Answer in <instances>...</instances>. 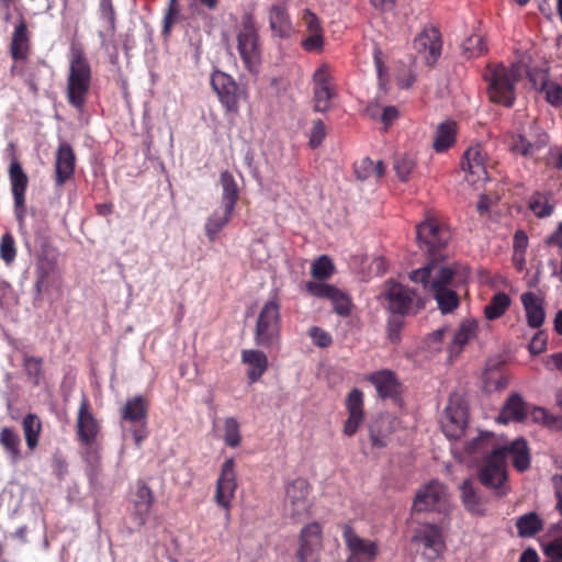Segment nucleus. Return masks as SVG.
I'll list each match as a JSON object with an SVG mask.
<instances>
[{
  "instance_id": "nucleus-22",
  "label": "nucleus",
  "mask_w": 562,
  "mask_h": 562,
  "mask_svg": "<svg viewBox=\"0 0 562 562\" xmlns=\"http://www.w3.org/2000/svg\"><path fill=\"white\" fill-rule=\"evenodd\" d=\"M154 503L155 495L153 490L144 480H138L131 508V519L137 528H142L147 522Z\"/></svg>"
},
{
  "instance_id": "nucleus-48",
  "label": "nucleus",
  "mask_w": 562,
  "mask_h": 562,
  "mask_svg": "<svg viewBox=\"0 0 562 562\" xmlns=\"http://www.w3.org/2000/svg\"><path fill=\"white\" fill-rule=\"evenodd\" d=\"M416 160L412 155L400 154L394 157L393 168L396 172L397 178L406 182L409 180L411 175L415 170Z\"/></svg>"
},
{
  "instance_id": "nucleus-38",
  "label": "nucleus",
  "mask_w": 562,
  "mask_h": 562,
  "mask_svg": "<svg viewBox=\"0 0 562 562\" xmlns=\"http://www.w3.org/2000/svg\"><path fill=\"white\" fill-rule=\"evenodd\" d=\"M269 24L272 32L281 37H289L292 33V24L286 8L282 4H272L269 9Z\"/></svg>"
},
{
  "instance_id": "nucleus-1",
  "label": "nucleus",
  "mask_w": 562,
  "mask_h": 562,
  "mask_svg": "<svg viewBox=\"0 0 562 562\" xmlns=\"http://www.w3.org/2000/svg\"><path fill=\"white\" fill-rule=\"evenodd\" d=\"M409 279L431 293L442 314H449L460 305V292L465 291L468 271L458 265L432 261L413 270Z\"/></svg>"
},
{
  "instance_id": "nucleus-45",
  "label": "nucleus",
  "mask_w": 562,
  "mask_h": 562,
  "mask_svg": "<svg viewBox=\"0 0 562 562\" xmlns=\"http://www.w3.org/2000/svg\"><path fill=\"white\" fill-rule=\"evenodd\" d=\"M355 173L362 181L371 177L381 179L385 173V165L382 160L374 162L371 158L364 157L355 164Z\"/></svg>"
},
{
  "instance_id": "nucleus-56",
  "label": "nucleus",
  "mask_w": 562,
  "mask_h": 562,
  "mask_svg": "<svg viewBox=\"0 0 562 562\" xmlns=\"http://www.w3.org/2000/svg\"><path fill=\"white\" fill-rule=\"evenodd\" d=\"M330 301L334 306L335 313L340 316H348L351 313V301L349 296L341 290L336 288V293L331 295Z\"/></svg>"
},
{
  "instance_id": "nucleus-5",
  "label": "nucleus",
  "mask_w": 562,
  "mask_h": 562,
  "mask_svg": "<svg viewBox=\"0 0 562 562\" xmlns=\"http://www.w3.org/2000/svg\"><path fill=\"white\" fill-rule=\"evenodd\" d=\"M416 233L419 248L428 254V262H442L441 251L451 238L450 231L437 220L428 218L417 226Z\"/></svg>"
},
{
  "instance_id": "nucleus-8",
  "label": "nucleus",
  "mask_w": 562,
  "mask_h": 562,
  "mask_svg": "<svg viewBox=\"0 0 562 562\" xmlns=\"http://www.w3.org/2000/svg\"><path fill=\"white\" fill-rule=\"evenodd\" d=\"M387 310L393 315H415L425 307V301L415 290L390 280L385 283L383 292Z\"/></svg>"
},
{
  "instance_id": "nucleus-23",
  "label": "nucleus",
  "mask_w": 562,
  "mask_h": 562,
  "mask_svg": "<svg viewBox=\"0 0 562 562\" xmlns=\"http://www.w3.org/2000/svg\"><path fill=\"white\" fill-rule=\"evenodd\" d=\"M485 161L486 154L480 145L471 146L465 150L461 166L469 183L475 186L487 180Z\"/></svg>"
},
{
  "instance_id": "nucleus-24",
  "label": "nucleus",
  "mask_w": 562,
  "mask_h": 562,
  "mask_svg": "<svg viewBox=\"0 0 562 562\" xmlns=\"http://www.w3.org/2000/svg\"><path fill=\"white\" fill-rule=\"evenodd\" d=\"M32 37L24 18H21L11 35L9 54L15 63H26L32 54Z\"/></svg>"
},
{
  "instance_id": "nucleus-47",
  "label": "nucleus",
  "mask_w": 562,
  "mask_h": 562,
  "mask_svg": "<svg viewBox=\"0 0 562 562\" xmlns=\"http://www.w3.org/2000/svg\"><path fill=\"white\" fill-rule=\"evenodd\" d=\"M512 300L505 292L495 293L490 303L484 307V315L487 319L494 321L499 318L509 307Z\"/></svg>"
},
{
  "instance_id": "nucleus-57",
  "label": "nucleus",
  "mask_w": 562,
  "mask_h": 562,
  "mask_svg": "<svg viewBox=\"0 0 562 562\" xmlns=\"http://www.w3.org/2000/svg\"><path fill=\"white\" fill-rule=\"evenodd\" d=\"M384 423H385L384 419H378L370 426L369 437H370L372 447H375L379 449L386 447V445H387L386 437H387L389 431L383 432L381 429L382 424H384Z\"/></svg>"
},
{
  "instance_id": "nucleus-18",
  "label": "nucleus",
  "mask_w": 562,
  "mask_h": 562,
  "mask_svg": "<svg viewBox=\"0 0 562 562\" xmlns=\"http://www.w3.org/2000/svg\"><path fill=\"white\" fill-rule=\"evenodd\" d=\"M531 85L544 94V100L554 108H562V74L551 77L547 69L527 72Z\"/></svg>"
},
{
  "instance_id": "nucleus-10",
  "label": "nucleus",
  "mask_w": 562,
  "mask_h": 562,
  "mask_svg": "<svg viewBox=\"0 0 562 562\" xmlns=\"http://www.w3.org/2000/svg\"><path fill=\"white\" fill-rule=\"evenodd\" d=\"M149 402L143 395H135L127 398L121 408V419L124 423L134 425L132 436L137 446H139L148 436L147 417Z\"/></svg>"
},
{
  "instance_id": "nucleus-58",
  "label": "nucleus",
  "mask_w": 562,
  "mask_h": 562,
  "mask_svg": "<svg viewBox=\"0 0 562 562\" xmlns=\"http://www.w3.org/2000/svg\"><path fill=\"white\" fill-rule=\"evenodd\" d=\"M306 290L311 295L315 297L328 300H330L331 295L336 293L335 285L314 281H308L306 283Z\"/></svg>"
},
{
  "instance_id": "nucleus-35",
  "label": "nucleus",
  "mask_w": 562,
  "mask_h": 562,
  "mask_svg": "<svg viewBox=\"0 0 562 562\" xmlns=\"http://www.w3.org/2000/svg\"><path fill=\"white\" fill-rule=\"evenodd\" d=\"M527 415V403L519 394L514 393L506 400L497 419L499 423L508 424L509 422H522Z\"/></svg>"
},
{
  "instance_id": "nucleus-16",
  "label": "nucleus",
  "mask_w": 562,
  "mask_h": 562,
  "mask_svg": "<svg viewBox=\"0 0 562 562\" xmlns=\"http://www.w3.org/2000/svg\"><path fill=\"white\" fill-rule=\"evenodd\" d=\"M323 548V530L318 522L304 526L299 536L297 562H318Z\"/></svg>"
},
{
  "instance_id": "nucleus-6",
  "label": "nucleus",
  "mask_w": 562,
  "mask_h": 562,
  "mask_svg": "<svg viewBox=\"0 0 562 562\" xmlns=\"http://www.w3.org/2000/svg\"><path fill=\"white\" fill-rule=\"evenodd\" d=\"M549 142L548 133L537 121H532L527 130L510 135L509 150L516 156L531 159L535 164H539V153L547 148Z\"/></svg>"
},
{
  "instance_id": "nucleus-37",
  "label": "nucleus",
  "mask_w": 562,
  "mask_h": 562,
  "mask_svg": "<svg viewBox=\"0 0 562 562\" xmlns=\"http://www.w3.org/2000/svg\"><path fill=\"white\" fill-rule=\"evenodd\" d=\"M8 173L13 200L26 199L29 177L16 157L11 159Z\"/></svg>"
},
{
  "instance_id": "nucleus-27",
  "label": "nucleus",
  "mask_w": 562,
  "mask_h": 562,
  "mask_svg": "<svg viewBox=\"0 0 562 562\" xmlns=\"http://www.w3.org/2000/svg\"><path fill=\"white\" fill-rule=\"evenodd\" d=\"M346 409L348 418L344 423L342 432L347 437H352L364 422L363 392L359 389H352L346 398Z\"/></svg>"
},
{
  "instance_id": "nucleus-42",
  "label": "nucleus",
  "mask_w": 562,
  "mask_h": 562,
  "mask_svg": "<svg viewBox=\"0 0 562 562\" xmlns=\"http://www.w3.org/2000/svg\"><path fill=\"white\" fill-rule=\"evenodd\" d=\"M543 520L536 512L521 515L516 520L517 533L520 538H531L543 529Z\"/></svg>"
},
{
  "instance_id": "nucleus-60",
  "label": "nucleus",
  "mask_w": 562,
  "mask_h": 562,
  "mask_svg": "<svg viewBox=\"0 0 562 562\" xmlns=\"http://www.w3.org/2000/svg\"><path fill=\"white\" fill-rule=\"evenodd\" d=\"M304 50L310 53H318L324 47L323 33L308 34L301 43Z\"/></svg>"
},
{
  "instance_id": "nucleus-52",
  "label": "nucleus",
  "mask_w": 562,
  "mask_h": 562,
  "mask_svg": "<svg viewBox=\"0 0 562 562\" xmlns=\"http://www.w3.org/2000/svg\"><path fill=\"white\" fill-rule=\"evenodd\" d=\"M373 61L376 69V75L379 79V87L382 90H386V86L389 83V72L387 68L384 64V55L382 49L375 45L373 48Z\"/></svg>"
},
{
  "instance_id": "nucleus-64",
  "label": "nucleus",
  "mask_w": 562,
  "mask_h": 562,
  "mask_svg": "<svg viewBox=\"0 0 562 562\" xmlns=\"http://www.w3.org/2000/svg\"><path fill=\"white\" fill-rule=\"evenodd\" d=\"M100 14L101 18L104 19L109 25L111 31L115 29V11L112 3V0H100Z\"/></svg>"
},
{
  "instance_id": "nucleus-12",
  "label": "nucleus",
  "mask_w": 562,
  "mask_h": 562,
  "mask_svg": "<svg viewBox=\"0 0 562 562\" xmlns=\"http://www.w3.org/2000/svg\"><path fill=\"white\" fill-rule=\"evenodd\" d=\"M341 536L349 552L346 562H373L378 557V542L360 537L351 524L341 526Z\"/></svg>"
},
{
  "instance_id": "nucleus-40",
  "label": "nucleus",
  "mask_w": 562,
  "mask_h": 562,
  "mask_svg": "<svg viewBox=\"0 0 562 562\" xmlns=\"http://www.w3.org/2000/svg\"><path fill=\"white\" fill-rule=\"evenodd\" d=\"M461 501L465 509L475 515H484V501L472 479H467L461 484Z\"/></svg>"
},
{
  "instance_id": "nucleus-28",
  "label": "nucleus",
  "mask_w": 562,
  "mask_h": 562,
  "mask_svg": "<svg viewBox=\"0 0 562 562\" xmlns=\"http://www.w3.org/2000/svg\"><path fill=\"white\" fill-rule=\"evenodd\" d=\"M366 380L374 385L380 398L396 401L400 397L402 384L392 370L383 369L374 371L368 374Z\"/></svg>"
},
{
  "instance_id": "nucleus-7",
  "label": "nucleus",
  "mask_w": 562,
  "mask_h": 562,
  "mask_svg": "<svg viewBox=\"0 0 562 562\" xmlns=\"http://www.w3.org/2000/svg\"><path fill=\"white\" fill-rule=\"evenodd\" d=\"M237 50L245 68L256 72L261 61V44L250 12H246L241 18V27L237 34Z\"/></svg>"
},
{
  "instance_id": "nucleus-20",
  "label": "nucleus",
  "mask_w": 562,
  "mask_h": 562,
  "mask_svg": "<svg viewBox=\"0 0 562 562\" xmlns=\"http://www.w3.org/2000/svg\"><path fill=\"white\" fill-rule=\"evenodd\" d=\"M314 83V110L326 112L330 109L331 99L335 97L334 78L328 65L318 67L313 75Z\"/></svg>"
},
{
  "instance_id": "nucleus-46",
  "label": "nucleus",
  "mask_w": 562,
  "mask_h": 562,
  "mask_svg": "<svg viewBox=\"0 0 562 562\" xmlns=\"http://www.w3.org/2000/svg\"><path fill=\"white\" fill-rule=\"evenodd\" d=\"M44 360L41 357L24 355L22 358V368L27 380L34 385L38 386L44 380Z\"/></svg>"
},
{
  "instance_id": "nucleus-30",
  "label": "nucleus",
  "mask_w": 562,
  "mask_h": 562,
  "mask_svg": "<svg viewBox=\"0 0 562 562\" xmlns=\"http://www.w3.org/2000/svg\"><path fill=\"white\" fill-rule=\"evenodd\" d=\"M465 451L472 456L480 454L484 460L492 458L494 453H498V456L504 454L503 445L498 442V439L492 432H481L476 438L467 443Z\"/></svg>"
},
{
  "instance_id": "nucleus-25",
  "label": "nucleus",
  "mask_w": 562,
  "mask_h": 562,
  "mask_svg": "<svg viewBox=\"0 0 562 562\" xmlns=\"http://www.w3.org/2000/svg\"><path fill=\"white\" fill-rule=\"evenodd\" d=\"M100 425L93 416L89 400L83 395L77 415V437L85 446H91L99 434Z\"/></svg>"
},
{
  "instance_id": "nucleus-51",
  "label": "nucleus",
  "mask_w": 562,
  "mask_h": 562,
  "mask_svg": "<svg viewBox=\"0 0 562 562\" xmlns=\"http://www.w3.org/2000/svg\"><path fill=\"white\" fill-rule=\"evenodd\" d=\"M224 442L231 448H236L241 441L239 423L235 417H227L224 422Z\"/></svg>"
},
{
  "instance_id": "nucleus-26",
  "label": "nucleus",
  "mask_w": 562,
  "mask_h": 562,
  "mask_svg": "<svg viewBox=\"0 0 562 562\" xmlns=\"http://www.w3.org/2000/svg\"><path fill=\"white\" fill-rule=\"evenodd\" d=\"M413 44L416 52L424 55L429 66H432L441 55V35L434 26L425 27Z\"/></svg>"
},
{
  "instance_id": "nucleus-61",
  "label": "nucleus",
  "mask_w": 562,
  "mask_h": 562,
  "mask_svg": "<svg viewBox=\"0 0 562 562\" xmlns=\"http://www.w3.org/2000/svg\"><path fill=\"white\" fill-rule=\"evenodd\" d=\"M302 20L308 34L323 33L319 19L310 9H305L303 11Z\"/></svg>"
},
{
  "instance_id": "nucleus-13",
  "label": "nucleus",
  "mask_w": 562,
  "mask_h": 562,
  "mask_svg": "<svg viewBox=\"0 0 562 562\" xmlns=\"http://www.w3.org/2000/svg\"><path fill=\"white\" fill-rule=\"evenodd\" d=\"M477 476L481 484L493 490L496 496L503 497L507 494V461L504 454L494 453L492 458L483 460Z\"/></svg>"
},
{
  "instance_id": "nucleus-4",
  "label": "nucleus",
  "mask_w": 562,
  "mask_h": 562,
  "mask_svg": "<svg viewBox=\"0 0 562 562\" xmlns=\"http://www.w3.org/2000/svg\"><path fill=\"white\" fill-rule=\"evenodd\" d=\"M280 302L277 296L268 300L257 317L254 340L262 348L279 347L281 339Z\"/></svg>"
},
{
  "instance_id": "nucleus-43",
  "label": "nucleus",
  "mask_w": 562,
  "mask_h": 562,
  "mask_svg": "<svg viewBox=\"0 0 562 562\" xmlns=\"http://www.w3.org/2000/svg\"><path fill=\"white\" fill-rule=\"evenodd\" d=\"M233 213L234 211H228L223 207L222 211L216 210L209 216L204 225V231L210 241H214L217 238L221 231L229 223Z\"/></svg>"
},
{
  "instance_id": "nucleus-29",
  "label": "nucleus",
  "mask_w": 562,
  "mask_h": 562,
  "mask_svg": "<svg viewBox=\"0 0 562 562\" xmlns=\"http://www.w3.org/2000/svg\"><path fill=\"white\" fill-rule=\"evenodd\" d=\"M76 169V155L70 144L61 143L55 157V184L64 186L72 179Z\"/></svg>"
},
{
  "instance_id": "nucleus-54",
  "label": "nucleus",
  "mask_w": 562,
  "mask_h": 562,
  "mask_svg": "<svg viewBox=\"0 0 562 562\" xmlns=\"http://www.w3.org/2000/svg\"><path fill=\"white\" fill-rule=\"evenodd\" d=\"M10 75L23 78L24 82L33 92L37 91V78L33 72L27 70L25 63L14 61L10 67Z\"/></svg>"
},
{
  "instance_id": "nucleus-2",
  "label": "nucleus",
  "mask_w": 562,
  "mask_h": 562,
  "mask_svg": "<svg viewBox=\"0 0 562 562\" xmlns=\"http://www.w3.org/2000/svg\"><path fill=\"white\" fill-rule=\"evenodd\" d=\"M92 70L80 44H71L69 52V72L67 76L66 98L68 103L83 112L90 93Z\"/></svg>"
},
{
  "instance_id": "nucleus-34",
  "label": "nucleus",
  "mask_w": 562,
  "mask_h": 562,
  "mask_svg": "<svg viewBox=\"0 0 562 562\" xmlns=\"http://www.w3.org/2000/svg\"><path fill=\"white\" fill-rule=\"evenodd\" d=\"M504 459L512 457L513 465L518 472H524L530 467V453L528 443L524 438H517L509 445H503Z\"/></svg>"
},
{
  "instance_id": "nucleus-17",
  "label": "nucleus",
  "mask_w": 562,
  "mask_h": 562,
  "mask_svg": "<svg viewBox=\"0 0 562 562\" xmlns=\"http://www.w3.org/2000/svg\"><path fill=\"white\" fill-rule=\"evenodd\" d=\"M310 491L308 482L302 477L295 479L286 486L284 506L293 518L300 519L310 513Z\"/></svg>"
},
{
  "instance_id": "nucleus-31",
  "label": "nucleus",
  "mask_w": 562,
  "mask_h": 562,
  "mask_svg": "<svg viewBox=\"0 0 562 562\" xmlns=\"http://www.w3.org/2000/svg\"><path fill=\"white\" fill-rule=\"evenodd\" d=\"M479 324L473 318L463 319L454 331L448 347L449 357H458L463 348L477 335Z\"/></svg>"
},
{
  "instance_id": "nucleus-15",
  "label": "nucleus",
  "mask_w": 562,
  "mask_h": 562,
  "mask_svg": "<svg viewBox=\"0 0 562 562\" xmlns=\"http://www.w3.org/2000/svg\"><path fill=\"white\" fill-rule=\"evenodd\" d=\"M58 268V254L55 248L42 246L35 263V284L36 296H41L52 284L54 274Z\"/></svg>"
},
{
  "instance_id": "nucleus-14",
  "label": "nucleus",
  "mask_w": 562,
  "mask_h": 562,
  "mask_svg": "<svg viewBox=\"0 0 562 562\" xmlns=\"http://www.w3.org/2000/svg\"><path fill=\"white\" fill-rule=\"evenodd\" d=\"M412 542L422 548V554L427 560L440 558L446 550L443 530L436 524H422L414 530Z\"/></svg>"
},
{
  "instance_id": "nucleus-44",
  "label": "nucleus",
  "mask_w": 562,
  "mask_h": 562,
  "mask_svg": "<svg viewBox=\"0 0 562 562\" xmlns=\"http://www.w3.org/2000/svg\"><path fill=\"white\" fill-rule=\"evenodd\" d=\"M22 429L26 447L30 451L35 450L38 446L42 431V422L40 417L32 413L26 414L22 420Z\"/></svg>"
},
{
  "instance_id": "nucleus-33",
  "label": "nucleus",
  "mask_w": 562,
  "mask_h": 562,
  "mask_svg": "<svg viewBox=\"0 0 562 562\" xmlns=\"http://www.w3.org/2000/svg\"><path fill=\"white\" fill-rule=\"evenodd\" d=\"M520 299L526 312L528 325L531 328H539L546 317L543 299L532 292L522 293Z\"/></svg>"
},
{
  "instance_id": "nucleus-49",
  "label": "nucleus",
  "mask_w": 562,
  "mask_h": 562,
  "mask_svg": "<svg viewBox=\"0 0 562 562\" xmlns=\"http://www.w3.org/2000/svg\"><path fill=\"white\" fill-rule=\"evenodd\" d=\"M335 271V266L331 259L323 255L318 257L312 265L311 273L316 280H327Z\"/></svg>"
},
{
  "instance_id": "nucleus-62",
  "label": "nucleus",
  "mask_w": 562,
  "mask_h": 562,
  "mask_svg": "<svg viewBox=\"0 0 562 562\" xmlns=\"http://www.w3.org/2000/svg\"><path fill=\"white\" fill-rule=\"evenodd\" d=\"M310 336H311L314 345H316L321 348L329 347L333 342V338H331L330 334L317 326H313L310 329Z\"/></svg>"
},
{
  "instance_id": "nucleus-19",
  "label": "nucleus",
  "mask_w": 562,
  "mask_h": 562,
  "mask_svg": "<svg viewBox=\"0 0 562 562\" xmlns=\"http://www.w3.org/2000/svg\"><path fill=\"white\" fill-rule=\"evenodd\" d=\"M235 467L236 463L234 458L226 459L222 464L221 472L216 481L214 501L225 510L231 508L232 499L234 498L237 490Z\"/></svg>"
},
{
  "instance_id": "nucleus-59",
  "label": "nucleus",
  "mask_w": 562,
  "mask_h": 562,
  "mask_svg": "<svg viewBox=\"0 0 562 562\" xmlns=\"http://www.w3.org/2000/svg\"><path fill=\"white\" fill-rule=\"evenodd\" d=\"M179 14L178 2L177 0H170L167 11L164 16V25L162 33L165 35H169L173 24L177 21V16Z\"/></svg>"
},
{
  "instance_id": "nucleus-32",
  "label": "nucleus",
  "mask_w": 562,
  "mask_h": 562,
  "mask_svg": "<svg viewBox=\"0 0 562 562\" xmlns=\"http://www.w3.org/2000/svg\"><path fill=\"white\" fill-rule=\"evenodd\" d=\"M241 361L248 366L247 378L249 383L259 381L269 366L267 356L257 349H244L241 351Z\"/></svg>"
},
{
  "instance_id": "nucleus-3",
  "label": "nucleus",
  "mask_w": 562,
  "mask_h": 562,
  "mask_svg": "<svg viewBox=\"0 0 562 562\" xmlns=\"http://www.w3.org/2000/svg\"><path fill=\"white\" fill-rule=\"evenodd\" d=\"M483 79L487 85L486 93L491 102L505 108L514 105L516 83L520 79L518 65L488 64L483 71Z\"/></svg>"
},
{
  "instance_id": "nucleus-63",
  "label": "nucleus",
  "mask_w": 562,
  "mask_h": 562,
  "mask_svg": "<svg viewBox=\"0 0 562 562\" xmlns=\"http://www.w3.org/2000/svg\"><path fill=\"white\" fill-rule=\"evenodd\" d=\"M326 136V127L322 120H316L313 122L310 145L312 148H317L324 140Z\"/></svg>"
},
{
  "instance_id": "nucleus-21",
  "label": "nucleus",
  "mask_w": 562,
  "mask_h": 562,
  "mask_svg": "<svg viewBox=\"0 0 562 562\" xmlns=\"http://www.w3.org/2000/svg\"><path fill=\"white\" fill-rule=\"evenodd\" d=\"M442 420V431L449 439H459L463 436L468 425V408L461 398H450Z\"/></svg>"
},
{
  "instance_id": "nucleus-50",
  "label": "nucleus",
  "mask_w": 562,
  "mask_h": 562,
  "mask_svg": "<svg viewBox=\"0 0 562 562\" xmlns=\"http://www.w3.org/2000/svg\"><path fill=\"white\" fill-rule=\"evenodd\" d=\"M462 50L467 58H474L483 55L487 47L481 35L473 34L463 42Z\"/></svg>"
},
{
  "instance_id": "nucleus-55",
  "label": "nucleus",
  "mask_w": 562,
  "mask_h": 562,
  "mask_svg": "<svg viewBox=\"0 0 562 562\" xmlns=\"http://www.w3.org/2000/svg\"><path fill=\"white\" fill-rule=\"evenodd\" d=\"M529 207L539 218L547 217L553 212V206L549 204L544 196L540 193H536L531 196Z\"/></svg>"
},
{
  "instance_id": "nucleus-11",
  "label": "nucleus",
  "mask_w": 562,
  "mask_h": 562,
  "mask_svg": "<svg viewBox=\"0 0 562 562\" xmlns=\"http://www.w3.org/2000/svg\"><path fill=\"white\" fill-rule=\"evenodd\" d=\"M211 86L225 111L237 114L239 101L247 98V92L237 85L232 76L221 70L213 71Z\"/></svg>"
},
{
  "instance_id": "nucleus-53",
  "label": "nucleus",
  "mask_w": 562,
  "mask_h": 562,
  "mask_svg": "<svg viewBox=\"0 0 562 562\" xmlns=\"http://www.w3.org/2000/svg\"><path fill=\"white\" fill-rule=\"evenodd\" d=\"M16 257V247L14 237L10 233H5L1 236L0 240V258L10 265Z\"/></svg>"
},
{
  "instance_id": "nucleus-39",
  "label": "nucleus",
  "mask_w": 562,
  "mask_h": 562,
  "mask_svg": "<svg viewBox=\"0 0 562 562\" xmlns=\"http://www.w3.org/2000/svg\"><path fill=\"white\" fill-rule=\"evenodd\" d=\"M0 446L3 448L12 464L18 463L22 459L21 437L14 428H1Z\"/></svg>"
},
{
  "instance_id": "nucleus-9",
  "label": "nucleus",
  "mask_w": 562,
  "mask_h": 562,
  "mask_svg": "<svg viewBox=\"0 0 562 562\" xmlns=\"http://www.w3.org/2000/svg\"><path fill=\"white\" fill-rule=\"evenodd\" d=\"M413 510L417 513L436 512L447 515L450 510L447 486L437 480L422 486L415 495Z\"/></svg>"
},
{
  "instance_id": "nucleus-41",
  "label": "nucleus",
  "mask_w": 562,
  "mask_h": 562,
  "mask_svg": "<svg viewBox=\"0 0 562 562\" xmlns=\"http://www.w3.org/2000/svg\"><path fill=\"white\" fill-rule=\"evenodd\" d=\"M220 183L222 186V205L228 211H235L239 200L240 190L233 176L228 170H224L220 175Z\"/></svg>"
},
{
  "instance_id": "nucleus-36",
  "label": "nucleus",
  "mask_w": 562,
  "mask_h": 562,
  "mask_svg": "<svg viewBox=\"0 0 562 562\" xmlns=\"http://www.w3.org/2000/svg\"><path fill=\"white\" fill-rule=\"evenodd\" d=\"M458 125L454 121L448 120L440 123L434 135L432 148L436 153H445L457 142Z\"/></svg>"
}]
</instances>
